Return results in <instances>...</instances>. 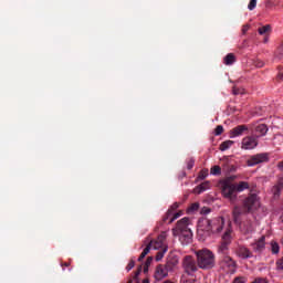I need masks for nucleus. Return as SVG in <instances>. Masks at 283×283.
<instances>
[{
    "instance_id": "f8f14e48",
    "label": "nucleus",
    "mask_w": 283,
    "mask_h": 283,
    "mask_svg": "<svg viewBox=\"0 0 283 283\" xmlns=\"http://www.w3.org/2000/svg\"><path fill=\"white\" fill-rule=\"evenodd\" d=\"M258 147V137L247 136L241 142V148L243 149H255Z\"/></svg>"
},
{
    "instance_id": "a211bd4d",
    "label": "nucleus",
    "mask_w": 283,
    "mask_h": 283,
    "mask_svg": "<svg viewBox=\"0 0 283 283\" xmlns=\"http://www.w3.org/2000/svg\"><path fill=\"white\" fill-rule=\"evenodd\" d=\"M269 132V127L266 124H260L254 128L255 138H260L261 136H266V133Z\"/></svg>"
},
{
    "instance_id": "3c124183",
    "label": "nucleus",
    "mask_w": 283,
    "mask_h": 283,
    "mask_svg": "<svg viewBox=\"0 0 283 283\" xmlns=\"http://www.w3.org/2000/svg\"><path fill=\"white\" fill-rule=\"evenodd\" d=\"M263 66H264V63L262 62L258 64V67H263Z\"/></svg>"
},
{
    "instance_id": "20e7f679",
    "label": "nucleus",
    "mask_w": 283,
    "mask_h": 283,
    "mask_svg": "<svg viewBox=\"0 0 283 283\" xmlns=\"http://www.w3.org/2000/svg\"><path fill=\"white\" fill-rule=\"evenodd\" d=\"M197 266L203 271H209L216 266V254L209 249H201L196 252Z\"/></svg>"
},
{
    "instance_id": "864d4df0",
    "label": "nucleus",
    "mask_w": 283,
    "mask_h": 283,
    "mask_svg": "<svg viewBox=\"0 0 283 283\" xmlns=\"http://www.w3.org/2000/svg\"><path fill=\"white\" fill-rule=\"evenodd\" d=\"M143 283H149V280H148V279H145V280L143 281Z\"/></svg>"
},
{
    "instance_id": "e433bc0d",
    "label": "nucleus",
    "mask_w": 283,
    "mask_h": 283,
    "mask_svg": "<svg viewBox=\"0 0 283 283\" xmlns=\"http://www.w3.org/2000/svg\"><path fill=\"white\" fill-rule=\"evenodd\" d=\"M193 165H196V159L189 158L187 160V169H193Z\"/></svg>"
},
{
    "instance_id": "c85d7f7f",
    "label": "nucleus",
    "mask_w": 283,
    "mask_h": 283,
    "mask_svg": "<svg viewBox=\"0 0 283 283\" xmlns=\"http://www.w3.org/2000/svg\"><path fill=\"white\" fill-rule=\"evenodd\" d=\"M165 253H167V248H164L161 251L157 252L156 261L160 262V260H163V258H165Z\"/></svg>"
},
{
    "instance_id": "aec40b11",
    "label": "nucleus",
    "mask_w": 283,
    "mask_h": 283,
    "mask_svg": "<svg viewBox=\"0 0 283 283\" xmlns=\"http://www.w3.org/2000/svg\"><path fill=\"white\" fill-rule=\"evenodd\" d=\"M241 231L245 234L253 233L254 231L253 222L249 220L241 223Z\"/></svg>"
},
{
    "instance_id": "39448f33",
    "label": "nucleus",
    "mask_w": 283,
    "mask_h": 283,
    "mask_svg": "<svg viewBox=\"0 0 283 283\" xmlns=\"http://www.w3.org/2000/svg\"><path fill=\"white\" fill-rule=\"evenodd\" d=\"M244 213H253L260 209V198L255 193H250L242 201Z\"/></svg>"
},
{
    "instance_id": "5701e85b",
    "label": "nucleus",
    "mask_w": 283,
    "mask_h": 283,
    "mask_svg": "<svg viewBox=\"0 0 283 283\" xmlns=\"http://www.w3.org/2000/svg\"><path fill=\"white\" fill-rule=\"evenodd\" d=\"M209 187H210L209 181H206L195 188V193H202L203 191H207Z\"/></svg>"
},
{
    "instance_id": "ea45409f",
    "label": "nucleus",
    "mask_w": 283,
    "mask_h": 283,
    "mask_svg": "<svg viewBox=\"0 0 283 283\" xmlns=\"http://www.w3.org/2000/svg\"><path fill=\"white\" fill-rule=\"evenodd\" d=\"M200 213L202 216H207L208 213H211V209L210 208H207V207H203L200 211Z\"/></svg>"
},
{
    "instance_id": "37998d69",
    "label": "nucleus",
    "mask_w": 283,
    "mask_h": 283,
    "mask_svg": "<svg viewBox=\"0 0 283 283\" xmlns=\"http://www.w3.org/2000/svg\"><path fill=\"white\" fill-rule=\"evenodd\" d=\"M178 207H179L178 202H175V203L170 207V209H168V210H171L172 213H174V212L176 211V209H178Z\"/></svg>"
},
{
    "instance_id": "dca6fc26",
    "label": "nucleus",
    "mask_w": 283,
    "mask_h": 283,
    "mask_svg": "<svg viewBox=\"0 0 283 283\" xmlns=\"http://www.w3.org/2000/svg\"><path fill=\"white\" fill-rule=\"evenodd\" d=\"M247 212H244V207L240 208V206H235L232 210V218L233 221L235 222V224H240L241 220V216Z\"/></svg>"
},
{
    "instance_id": "1a4fd4ad",
    "label": "nucleus",
    "mask_w": 283,
    "mask_h": 283,
    "mask_svg": "<svg viewBox=\"0 0 283 283\" xmlns=\"http://www.w3.org/2000/svg\"><path fill=\"white\" fill-rule=\"evenodd\" d=\"M261 163H269V154L261 153L253 155L247 161L248 167H255V165H260Z\"/></svg>"
},
{
    "instance_id": "5fc2aeb1",
    "label": "nucleus",
    "mask_w": 283,
    "mask_h": 283,
    "mask_svg": "<svg viewBox=\"0 0 283 283\" xmlns=\"http://www.w3.org/2000/svg\"><path fill=\"white\" fill-rule=\"evenodd\" d=\"M269 42V38H264V43H268Z\"/></svg>"
},
{
    "instance_id": "cd10ccee",
    "label": "nucleus",
    "mask_w": 283,
    "mask_h": 283,
    "mask_svg": "<svg viewBox=\"0 0 283 283\" xmlns=\"http://www.w3.org/2000/svg\"><path fill=\"white\" fill-rule=\"evenodd\" d=\"M151 262H154V258L153 256H148L146 262H145L144 273H147V271H149V266L151 265Z\"/></svg>"
},
{
    "instance_id": "603ef678",
    "label": "nucleus",
    "mask_w": 283,
    "mask_h": 283,
    "mask_svg": "<svg viewBox=\"0 0 283 283\" xmlns=\"http://www.w3.org/2000/svg\"><path fill=\"white\" fill-rule=\"evenodd\" d=\"M62 266H70V263H67V262L62 263Z\"/></svg>"
},
{
    "instance_id": "f257e3e1",
    "label": "nucleus",
    "mask_w": 283,
    "mask_h": 283,
    "mask_svg": "<svg viewBox=\"0 0 283 283\" xmlns=\"http://www.w3.org/2000/svg\"><path fill=\"white\" fill-rule=\"evenodd\" d=\"M222 229H224V218L222 217H216L213 219L202 217L198 220V230L203 231L207 235L222 233Z\"/></svg>"
},
{
    "instance_id": "c756f323",
    "label": "nucleus",
    "mask_w": 283,
    "mask_h": 283,
    "mask_svg": "<svg viewBox=\"0 0 283 283\" xmlns=\"http://www.w3.org/2000/svg\"><path fill=\"white\" fill-rule=\"evenodd\" d=\"M207 176H209V170L208 169H202L199 175H198V179L199 180H205V178H207Z\"/></svg>"
},
{
    "instance_id": "09e8293b",
    "label": "nucleus",
    "mask_w": 283,
    "mask_h": 283,
    "mask_svg": "<svg viewBox=\"0 0 283 283\" xmlns=\"http://www.w3.org/2000/svg\"><path fill=\"white\" fill-rule=\"evenodd\" d=\"M138 275H140V268H139V270L135 273V277H137Z\"/></svg>"
},
{
    "instance_id": "a878e982",
    "label": "nucleus",
    "mask_w": 283,
    "mask_h": 283,
    "mask_svg": "<svg viewBox=\"0 0 283 283\" xmlns=\"http://www.w3.org/2000/svg\"><path fill=\"white\" fill-rule=\"evenodd\" d=\"M210 174L212 176H220V174H222V168H220V166H213L211 169H210Z\"/></svg>"
},
{
    "instance_id": "4be33fe9",
    "label": "nucleus",
    "mask_w": 283,
    "mask_h": 283,
    "mask_svg": "<svg viewBox=\"0 0 283 283\" xmlns=\"http://www.w3.org/2000/svg\"><path fill=\"white\" fill-rule=\"evenodd\" d=\"M224 65H233L235 63V55L233 53H229L223 59Z\"/></svg>"
},
{
    "instance_id": "423d86ee",
    "label": "nucleus",
    "mask_w": 283,
    "mask_h": 283,
    "mask_svg": "<svg viewBox=\"0 0 283 283\" xmlns=\"http://www.w3.org/2000/svg\"><path fill=\"white\" fill-rule=\"evenodd\" d=\"M231 228H227L223 235H222V241L220 245L218 247V254L227 256L229 255V244H231Z\"/></svg>"
},
{
    "instance_id": "4468645a",
    "label": "nucleus",
    "mask_w": 283,
    "mask_h": 283,
    "mask_svg": "<svg viewBox=\"0 0 283 283\" xmlns=\"http://www.w3.org/2000/svg\"><path fill=\"white\" fill-rule=\"evenodd\" d=\"M244 132H249L248 125H239L230 130V138H238V136H242Z\"/></svg>"
},
{
    "instance_id": "2f4dec72",
    "label": "nucleus",
    "mask_w": 283,
    "mask_h": 283,
    "mask_svg": "<svg viewBox=\"0 0 283 283\" xmlns=\"http://www.w3.org/2000/svg\"><path fill=\"white\" fill-rule=\"evenodd\" d=\"M180 216H182V212H181V211L176 212V213L172 212V217H171L170 220L168 221V224H171V222H174L175 220H178V218H180Z\"/></svg>"
},
{
    "instance_id": "412c9836",
    "label": "nucleus",
    "mask_w": 283,
    "mask_h": 283,
    "mask_svg": "<svg viewBox=\"0 0 283 283\" xmlns=\"http://www.w3.org/2000/svg\"><path fill=\"white\" fill-rule=\"evenodd\" d=\"M245 189H249V182L240 181L239 184H235L234 185V196L238 197V193H241V191H244Z\"/></svg>"
},
{
    "instance_id": "6ab92c4d",
    "label": "nucleus",
    "mask_w": 283,
    "mask_h": 283,
    "mask_svg": "<svg viewBox=\"0 0 283 283\" xmlns=\"http://www.w3.org/2000/svg\"><path fill=\"white\" fill-rule=\"evenodd\" d=\"M268 249L273 255H280V243L277 241H270Z\"/></svg>"
},
{
    "instance_id": "f03ea898",
    "label": "nucleus",
    "mask_w": 283,
    "mask_h": 283,
    "mask_svg": "<svg viewBox=\"0 0 283 283\" xmlns=\"http://www.w3.org/2000/svg\"><path fill=\"white\" fill-rule=\"evenodd\" d=\"M238 178L235 175L226 177L221 179L218 184V187L221 191V196L229 200L231 205L235 203L237 196H235V184L233 182Z\"/></svg>"
},
{
    "instance_id": "f704fd0d",
    "label": "nucleus",
    "mask_w": 283,
    "mask_h": 283,
    "mask_svg": "<svg viewBox=\"0 0 283 283\" xmlns=\"http://www.w3.org/2000/svg\"><path fill=\"white\" fill-rule=\"evenodd\" d=\"M224 132V127L222 125H218L214 129V136H221V134Z\"/></svg>"
},
{
    "instance_id": "c03bdc74",
    "label": "nucleus",
    "mask_w": 283,
    "mask_h": 283,
    "mask_svg": "<svg viewBox=\"0 0 283 283\" xmlns=\"http://www.w3.org/2000/svg\"><path fill=\"white\" fill-rule=\"evenodd\" d=\"M232 93L234 94V96H238V94H242L240 88H235V87H233Z\"/></svg>"
},
{
    "instance_id": "7c9ffc66",
    "label": "nucleus",
    "mask_w": 283,
    "mask_h": 283,
    "mask_svg": "<svg viewBox=\"0 0 283 283\" xmlns=\"http://www.w3.org/2000/svg\"><path fill=\"white\" fill-rule=\"evenodd\" d=\"M198 209H200V203L195 202L189 207L188 211L189 213H193V211H198Z\"/></svg>"
},
{
    "instance_id": "58836bf2",
    "label": "nucleus",
    "mask_w": 283,
    "mask_h": 283,
    "mask_svg": "<svg viewBox=\"0 0 283 283\" xmlns=\"http://www.w3.org/2000/svg\"><path fill=\"white\" fill-rule=\"evenodd\" d=\"M134 266H136V263L134 262V260H130L126 266V271H132V269H134Z\"/></svg>"
},
{
    "instance_id": "ddd939ff",
    "label": "nucleus",
    "mask_w": 283,
    "mask_h": 283,
    "mask_svg": "<svg viewBox=\"0 0 283 283\" xmlns=\"http://www.w3.org/2000/svg\"><path fill=\"white\" fill-rule=\"evenodd\" d=\"M237 255L241 258V260H249V258H253V252L244 245H239L237 248Z\"/></svg>"
},
{
    "instance_id": "0eeeda50",
    "label": "nucleus",
    "mask_w": 283,
    "mask_h": 283,
    "mask_svg": "<svg viewBox=\"0 0 283 283\" xmlns=\"http://www.w3.org/2000/svg\"><path fill=\"white\" fill-rule=\"evenodd\" d=\"M182 268L185 270V273L188 275H193L199 269L198 261L196 262V259L191 255H187L182 260Z\"/></svg>"
},
{
    "instance_id": "de8ad7c7",
    "label": "nucleus",
    "mask_w": 283,
    "mask_h": 283,
    "mask_svg": "<svg viewBox=\"0 0 283 283\" xmlns=\"http://www.w3.org/2000/svg\"><path fill=\"white\" fill-rule=\"evenodd\" d=\"M277 167H279V169H283V161H280V163L277 164Z\"/></svg>"
},
{
    "instance_id": "a19ab883",
    "label": "nucleus",
    "mask_w": 283,
    "mask_h": 283,
    "mask_svg": "<svg viewBox=\"0 0 283 283\" xmlns=\"http://www.w3.org/2000/svg\"><path fill=\"white\" fill-rule=\"evenodd\" d=\"M233 283H247V281L244 280V277H235Z\"/></svg>"
},
{
    "instance_id": "bb28decb",
    "label": "nucleus",
    "mask_w": 283,
    "mask_h": 283,
    "mask_svg": "<svg viewBox=\"0 0 283 283\" xmlns=\"http://www.w3.org/2000/svg\"><path fill=\"white\" fill-rule=\"evenodd\" d=\"M259 34H268V32H271V27L268 24V25H263L261 28H259L258 30Z\"/></svg>"
},
{
    "instance_id": "72a5a7b5",
    "label": "nucleus",
    "mask_w": 283,
    "mask_h": 283,
    "mask_svg": "<svg viewBox=\"0 0 283 283\" xmlns=\"http://www.w3.org/2000/svg\"><path fill=\"white\" fill-rule=\"evenodd\" d=\"M275 265L276 271H283V256L276 260Z\"/></svg>"
},
{
    "instance_id": "c9c22d12",
    "label": "nucleus",
    "mask_w": 283,
    "mask_h": 283,
    "mask_svg": "<svg viewBox=\"0 0 283 283\" xmlns=\"http://www.w3.org/2000/svg\"><path fill=\"white\" fill-rule=\"evenodd\" d=\"M256 6H258V0H250L248 4V10H255Z\"/></svg>"
},
{
    "instance_id": "79ce46f5",
    "label": "nucleus",
    "mask_w": 283,
    "mask_h": 283,
    "mask_svg": "<svg viewBox=\"0 0 283 283\" xmlns=\"http://www.w3.org/2000/svg\"><path fill=\"white\" fill-rule=\"evenodd\" d=\"M249 28H250L249 24L243 25L242 27V34H247V32H249Z\"/></svg>"
},
{
    "instance_id": "b1692460",
    "label": "nucleus",
    "mask_w": 283,
    "mask_h": 283,
    "mask_svg": "<svg viewBox=\"0 0 283 283\" xmlns=\"http://www.w3.org/2000/svg\"><path fill=\"white\" fill-rule=\"evenodd\" d=\"M233 140H226L223 143H221L220 145V150L221 151H227V149H231V147H233Z\"/></svg>"
},
{
    "instance_id": "f3484780",
    "label": "nucleus",
    "mask_w": 283,
    "mask_h": 283,
    "mask_svg": "<svg viewBox=\"0 0 283 283\" xmlns=\"http://www.w3.org/2000/svg\"><path fill=\"white\" fill-rule=\"evenodd\" d=\"M282 189H283V177H279L276 185L272 188V193L274 198H280L282 196Z\"/></svg>"
},
{
    "instance_id": "7ed1b4c3",
    "label": "nucleus",
    "mask_w": 283,
    "mask_h": 283,
    "mask_svg": "<svg viewBox=\"0 0 283 283\" xmlns=\"http://www.w3.org/2000/svg\"><path fill=\"white\" fill-rule=\"evenodd\" d=\"M172 235L178 237L182 244L191 243L193 232L189 229V218L185 217L177 222V227L172 229Z\"/></svg>"
},
{
    "instance_id": "2eb2a0df",
    "label": "nucleus",
    "mask_w": 283,
    "mask_h": 283,
    "mask_svg": "<svg viewBox=\"0 0 283 283\" xmlns=\"http://www.w3.org/2000/svg\"><path fill=\"white\" fill-rule=\"evenodd\" d=\"M167 275H169V270L167 269V265H158L156 268L155 280H164V277H167Z\"/></svg>"
},
{
    "instance_id": "9d476101",
    "label": "nucleus",
    "mask_w": 283,
    "mask_h": 283,
    "mask_svg": "<svg viewBox=\"0 0 283 283\" xmlns=\"http://www.w3.org/2000/svg\"><path fill=\"white\" fill-rule=\"evenodd\" d=\"M165 240H167V233L163 232L157 237V240L150 241L148 245H150V249L151 248L155 250L161 249L163 251L164 249H167V244L165 243Z\"/></svg>"
},
{
    "instance_id": "393cba45",
    "label": "nucleus",
    "mask_w": 283,
    "mask_h": 283,
    "mask_svg": "<svg viewBox=\"0 0 283 283\" xmlns=\"http://www.w3.org/2000/svg\"><path fill=\"white\" fill-rule=\"evenodd\" d=\"M149 251H151V245H147V247L143 250L142 254H140L139 258H138V262H143V260H145V256H147V255L149 254Z\"/></svg>"
},
{
    "instance_id": "a18cd8bd",
    "label": "nucleus",
    "mask_w": 283,
    "mask_h": 283,
    "mask_svg": "<svg viewBox=\"0 0 283 283\" xmlns=\"http://www.w3.org/2000/svg\"><path fill=\"white\" fill-rule=\"evenodd\" d=\"M277 81H283V71H280L277 74Z\"/></svg>"
},
{
    "instance_id": "8fccbe9b",
    "label": "nucleus",
    "mask_w": 283,
    "mask_h": 283,
    "mask_svg": "<svg viewBox=\"0 0 283 283\" xmlns=\"http://www.w3.org/2000/svg\"><path fill=\"white\" fill-rule=\"evenodd\" d=\"M138 275H140V268H139V270L135 273V277H137Z\"/></svg>"
},
{
    "instance_id": "473e14b6",
    "label": "nucleus",
    "mask_w": 283,
    "mask_h": 283,
    "mask_svg": "<svg viewBox=\"0 0 283 283\" xmlns=\"http://www.w3.org/2000/svg\"><path fill=\"white\" fill-rule=\"evenodd\" d=\"M172 216H174V211L172 210H168L166 212V214L164 216V218H163V222H167V220H171Z\"/></svg>"
},
{
    "instance_id": "49530a36",
    "label": "nucleus",
    "mask_w": 283,
    "mask_h": 283,
    "mask_svg": "<svg viewBox=\"0 0 283 283\" xmlns=\"http://www.w3.org/2000/svg\"><path fill=\"white\" fill-rule=\"evenodd\" d=\"M265 6H266V8H271V6H273V2L266 1V2H265Z\"/></svg>"
},
{
    "instance_id": "6e6552de",
    "label": "nucleus",
    "mask_w": 283,
    "mask_h": 283,
    "mask_svg": "<svg viewBox=\"0 0 283 283\" xmlns=\"http://www.w3.org/2000/svg\"><path fill=\"white\" fill-rule=\"evenodd\" d=\"M220 266L226 271V273H235V269H238V264L229 255L222 256Z\"/></svg>"
},
{
    "instance_id": "9b49d317",
    "label": "nucleus",
    "mask_w": 283,
    "mask_h": 283,
    "mask_svg": "<svg viewBox=\"0 0 283 283\" xmlns=\"http://www.w3.org/2000/svg\"><path fill=\"white\" fill-rule=\"evenodd\" d=\"M251 247L254 253H263L264 249H266V237L262 235L256 241L251 243Z\"/></svg>"
},
{
    "instance_id": "4c0bfd02",
    "label": "nucleus",
    "mask_w": 283,
    "mask_h": 283,
    "mask_svg": "<svg viewBox=\"0 0 283 283\" xmlns=\"http://www.w3.org/2000/svg\"><path fill=\"white\" fill-rule=\"evenodd\" d=\"M275 55L277 56V59H283V44L277 48Z\"/></svg>"
}]
</instances>
